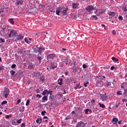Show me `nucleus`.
Wrapping results in <instances>:
<instances>
[{
	"label": "nucleus",
	"instance_id": "1",
	"mask_svg": "<svg viewBox=\"0 0 127 127\" xmlns=\"http://www.w3.org/2000/svg\"><path fill=\"white\" fill-rule=\"evenodd\" d=\"M96 84H99V83H102L103 82V80L104 81H106V76L105 75H99V76H96Z\"/></svg>",
	"mask_w": 127,
	"mask_h": 127
},
{
	"label": "nucleus",
	"instance_id": "2",
	"mask_svg": "<svg viewBox=\"0 0 127 127\" xmlns=\"http://www.w3.org/2000/svg\"><path fill=\"white\" fill-rule=\"evenodd\" d=\"M9 94V89L5 87L4 90L3 91L2 96L3 97H5V98L6 99L7 97H8V94Z\"/></svg>",
	"mask_w": 127,
	"mask_h": 127
},
{
	"label": "nucleus",
	"instance_id": "3",
	"mask_svg": "<svg viewBox=\"0 0 127 127\" xmlns=\"http://www.w3.org/2000/svg\"><path fill=\"white\" fill-rule=\"evenodd\" d=\"M44 58V55L42 54H39L37 55V57H36L37 60L38 61L39 64H40L41 63L42 60Z\"/></svg>",
	"mask_w": 127,
	"mask_h": 127
},
{
	"label": "nucleus",
	"instance_id": "4",
	"mask_svg": "<svg viewBox=\"0 0 127 127\" xmlns=\"http://www.w3.org/2000/svg\"><path fill=\"white\" fill-rule=\"evenodd\" d=\"M68 8H64V7H62V11L63 15H68V12H67V10H68Z\"/></svg>",
	"mask_w": 127,
	"mask_h": 127
},
{
	"label": "nucleus",
	"instance_id": "5",
	"mask_svg": "<svg viewBox=\"0 0 127 127\" xmlns=\"http://www.w3.org/2000/svg\"><path fill=\"white\" fill-rule=\"evenodd\" d=\"M85 9L87 10V11L91 12L92 10H94V9H95V8L92 5H88L87 7L85 8Z\"/></svg>",
	"mask_w": 127,
	"mask_h": 127
},
{
	"label": "nucleus",
	"instance_id": "6",
	"mask_svg": "<svg viewBox=\"0 0 127 127\" xmlns=\"http://www.w3.org/2000/svg\"><path fill=\"white\" fill-rule=\"evenodd\" d=\"M76 126L78 127H86V125H85V123L82 121H80L79 122H78Z\"/></svg>",
	"mask_w": 127,
	"mask_h": 127
},
{
	"label": "nucleus",
	"instance_id": "7",
	"mask_svg": "<svg viewBox=\"0 0 127 127\" xmlns=\"http://www.w3.org/2000/svg\"><path fill=\"white\" fill-rule=\"evenodd\" d=\"M104 10L102 9H97L96 11L95 12V13H97V16H99L101 13H104Z\"/></svg>",
	"mask_w": 127,
	"mask_h": 127
},
{
	"label": "nucleus",
	"instance_id": "8",
	"mask_svg": "<svg viewBox=\"0 0 127 127\" xmlns=\"http://www.w3.org/2000/svg\"><path fill=\"white\" fill-rule=\"evenodd\" d=\"M48 60V59H54V58H56V55L51 54L47 56Z\"/></svg>",
	"mask_w": 127,
	"mask_h": 127
},
{
	"label": "nucleus",
	"instance_id": "9",
	"mask_svg": "<svg viewBox=\"0 0 127 127\" xmlns=\"http://www.w3.org/2000/svg\"><path fill=\"white\" fill-rule=\"evenodd\" d=\"M11 34H12V37H16L17 36V31L14 30H12L10 31Z\"/></svg>",
	"mask_w": 127,
	"mask_h": 127
},
{
	"label": "nucleus",
	"instance_id": "10",
	"mask_svg": "<svg viewBox=\"0 0 127 127\" xmlns=\"http://www.w3.org/2000/svg\"><path fill=\"white\" fill-rule=\"evenodd\" d=\"M33 76V77H36V78L39 79V78H40V73L38 72H34Z\"/></svg>",
	"mask_w": 127,
	"mask_h": 127
},
{
	"label": "nucleus",
	"instance_id": "11",
	"mask_svg": "<svg viewBox=\"0 0 127 127\" xmlns=\"http://www.w3.org/2000/svg\"><path fill=\"white\" fill-rule=\"evenodd\" d=\"M108 14L110 16H112V17H109V18H115L116 16V12H109Z\"/></svg>",
	"mask_w": 127,
	"mask_h": 127
},
{
	"label": "nucleus",
	"instance_id": "12",
	"mask_svg": "<svg viewBox=\"0 0 127 127\" xmlns=\"http://www.w3.org/2000/svg\"><path fill=\"white\" fill-rule=\"evenodd\" d=\"M45 51V48H44V47H42V46L39 47V53H40V54H42V52Z\"/></svg>",
	"mask_w": 127,
	"mask_h": 127
},
{
	"label": "nucleus",
	"instance_id": "13",
	"mask_svg": "<svg viewBox=\"0 0 127 127\" xmlns=\"http://www.w3.org/2000/svg\"><path fill=\"white\" fill-rule=\"evenodd\" d=\"M118 122H119V119L117 118H113L112 119V123L114 125H117L118 124Z\"/></svg>",
	"mask_w": 127,
	"mask_h": 127
},
{
	"label": "nucleus",
	"instance_id": "14",
	"mask_svg": "<svg viewBox=\"0 0 127 127\" xmlns=\"http://www.w3.org/2000/svg\"><path fill=\"white\" fill-rule=\"evenodd\" d=\"M61 10H62V7H58L57 9V10H56V14H57V15H60V12H62Z\"/></svg>",
	"mask_w": 127,
	"mask_h": 127
},
{
	"label": "nucleus",
	"instance_id": "15",
	"mask_svg": "<svg viewBox=\"0 0 127 127\" xmlns=\"http://www.w3.org/2000/svg\"><path fill=\"white\" fill-rule=\"evenodd\" d=\"M23 37H24L23 36H21V35H18L17 36V40L20 41L23 39Z\"/></svg>",
	"mask_w": 127,
	"mask_h": 127
},
{
	"label": "nucleus",
	"instance_id": "16",
	"mask_svg": "<svg viewBox=\"0 0 127 127\" xmlns=\"http://www.w3.org/2000/svg\"><path fill=\"white\" fill-rule=\"evenodd\" d=\"M107 98L106 97V96H105V95H104V94L101 95L100 96V100H102V101H107Z\"/></svg>",
	"mask_w": 127,
	"mask_h": 127
},
{
	"label": "nucleus",
	"instance_id": "17",
	"mask_svg": "<svg viewBox=\"0 0 127 127\" xmlns=\"http://www.w3.org/2000/svg\"><path fill=\"white\" fill-rule=\"evenodd\" d=\"M90 19L91 20H97L98 19V17H97V15H92L90 17Z\"/></svg>",
	"mask_w": 127,
	"mask_h": 127
},
{
	"label": "nucleus",
	"instance_id": "18",
	"mask_svg": "<svg viewBox=\"0 0 127 127\" xmlns=\"http://www.w3.org/2000/svg\"><path fill=\"white\" fill-rule=\"evenodd\" d=\"M42 94L43 96H46V95H49L48 90H47V89L44 90Z\"/></svg>",
	"mask_w": 127,
	"mask_h": 127
},
{
	"label": "nucleus",
	"instance_id": "19",
	"mask_svg": "<svg viewBox=\"0 0 127 127\" xmlns=\"http://www.w3.org/2000/svg\"><path fill=\"white\" fill-rule=\"evenodd\" d=\"M46 101H48V98H47V96L44 95V97L42 98V101L43 103H44V102H46Z\"/></svg>",
	"mask_w": 127,
	"mask_h": 127
},
{
	"label": "nucleus",
	"instance_id": "20",
	"mask_svg": "<svg viewBox=\"0 0 127 127\" xmlns=\"http://www.w3.org/2000/svg\"><path fill=\"white\" fill-rule=\"evenodd\" d=\"M42 122V119H41V118H38L37 120H36L37 124H39V125H40V124H41Z\"/></svg>",
	"mask_w": 127,
	"mask_h": 127
},
{
	"label": "nucleus",
	"instance_id": "21",
	"mask_svg": "<svg viewBox=\"0 0 127 127\" xmlns=\"http://www.w3.org/2000/svg\"><path fill=\"white\" fill-rule=\"evenodd\" d=\"M123 96L125 97H127V89L124 88Z\"/></svg>",
	"mask_w": 127,
	"mask_h": 127
},
{
	"label": "nucleus",
	"instance_id": "22",
	"mask_svg": "<svg viewBox=\"0 0 127 127\" xmlns=\"http://www.w3.org/2000/svg\"><path fill=\"white\" fill-rule=\"evenodd\" d=\"M58 82L59 85H60V86H61V85H62V82H63V78H60L58 80Z\"/></svg>",
	"mask_w": 127,
	"mask_h": 127
},
{
	"label": "nucleus",
	"instance_id": "23",
	"mask_svg": "<svg viewBox=\"0 0 127 127\" xmlns=\"http://www.w3.org/2000/svg\"><path fill=\"white\" fill-rule=\"evenodd\" d=\"M8 21L11 23V24H14V21H13V19L12 18H10L8 20Z\"/></svg>",
	"mask_w": 127,
	"mask_h": 127
},
{
	"label": "nucleus",
	"instance_id": "24",
	"mask_svg": "<svg viewBox=\"0 0 127 127\" xmlns=\"http://www.w3.org/2000/svg\"><path fill=\"white\" fill-rule=\"evenodd\" d=\"M99 107L101 108H102V109H106V106L104 104H102V103H99L98 104Z\"/></svg>",
	"mask_w": 127,
	"mask_h": 127
},
{
	"label": "nucleus",
	"instance_id": "25",
	"mask_svg": "<svg viewBox=\"0 0 127 127\" xmlns=\"http://www.w3.org/2000/svg\"><path fill=\"white\" fill-rule=\"evenodd\" d=\"M10 73L12 76H14V75H15L16 74L15 73L16 72H15V71L12 70H10Z\"/></svg>",
	"mask_w": 127,
	"mask_h": 127
},
{
	"label": "nucleus",
	"instance_id": "26",
	"mask_svg": "<svg viewBox=\"0 0 127 127\" xmlns=\"http://www.w3.org/2000/svg\"><path fill=\"white\" fill-rule=\"evenodd\" d=\"M34 53H39V49H37V48H35L34 49Z\"/></svg>",
	"mask_w": 127,
	"mask_h": 127
},
{
	"label": "nucleus",
	"instance_id": "27",
	"mask_svg": "<svg viewBox=\"0 0 127 127\" xmlns=\"http://www.w3.org/2000/svg\"><path fill=\"white\" fill-rule=\"evenodd\" d=\"M73 8H77L78 7V3L72 4Z\"/></svg>",
	"mask_w": 127,
	"mask_h": 127
},
{
	"label": "nucleus",
	"instance_id": "28",
	"mask_svg": "<svg viewBox=\"0 0 127 127\" xmlns=\"http://www.w3.org/2000/svg\"><path fill=\"white\" fill-rule=\"evenodd\" d=\"M54 99H55V96L51 95L49 97V100H50V101H53V100H54Z\"/></svg>",
	"mask_w": 127,
	"mask_h": 127
},
{
	"label": "nucleus",
	"instance_id": "29",
	"mask_svg": "<svg viewBox=\"0 0 127 127\" xmlns=\"http://www.w3.org/2000/svg\"><path fill=\"white\" fill-rule=\"evenodd\" d=\"M112 60H113V61H114V62H118V61H119V59L115 58V57H112Z\"/></svg>",
	"mask_w": 127,
	"mask_h": 127
},
{
	"label": "nucleus",
	"instance_id": "30",
	"mask_svg": "<svg viewBox=\"0 0 127 127\" xmlns=\"http://www.w3.org/2000/svg\"><path fill=\"white\" fill-rule=\"evenodd\" d=\"M123 92L122 91H117V94L118 95V96H122V95H123Z\"/></svg>",
	"mask_w": 127,
	"mask_h": 127
},
{
	"label": "nucleus",
	"instance_id": "31",
	"mask_svg": "<svg viewBox=\"0 0 127 127\" xmlns=\"http://www.w3.org/2000/svg\"><path fill=\"white\" fill-rule=\"evenodd\" d=\"M19 4H22V2H21L20 0H18V1L16 3V5H19Z\"/></svg>",
	"mask_w": 127,
	"mask_h": 127
},
{
	"label": "nucleus",
	"instance_id": "32",
	"mask_svg": "<svg viewBox=\"0 0 127 127\" xmlns=\"http://www.w3.org/2000/svg\"><path fill=\"white\" fill-rule=\"evenodd\" d=\"M5 41L4 39H2V38H0V43H4Z\"/></svg>",
	"mask_w": 127,
	"mask_h": 127
},
{
	"label": "nucleus",
	"instance_id": "33",
	"mask_svg": "<svg viewBox=\"0 0 127 127\" xmlns=\"http://www.w3.org/2000/svg\"><path fill=\"white\" fill-rule=\"evenodd\" d=\"M68 60L65 59L64 61H63V63H64V64H66V65H68Z\"/></svg>",
	"mask_w": 127,
	"mask_h": 127
},
{
	"label": "nucleus",
	"instance_id": "34",
	"mask_svg": "<svg viewBox=\"0 0 127 127\" xmlns=\"http://www.w3.org/2000/svg\"><path fill=\"white\" fill-rule=\"evenodd\" d=\"M25 42H26L28 44H30V42L29 41L28 39L27 38H25Z\"/></svg>",
	"mask_w": 127,
	"mask_h": 127
},
{
	"label": "nucleus",
	"instance_id": "35",
	"mask_svg": "<svg viewBox=\"0 0 127 127\" xmlns=\"http://www.w3.org/2000/svg\"><path fill=\"white\" fill-rule=\"evenodd\" d=\"M89 85V81H85L84 82V87H88V85Z\"/></svg>",
	"mask_w": 127,
	"mask_h": 127
},
{
	"label": "nucleus",
	"instance_id": "36",
	"mask_svg": "<svg viewBox=\"0 0 127 127\" xmlns=\"http://www.w3.org/2000/svg\"><path fill=\"white\" fill-rule=\"evenodd\" d=\"M28 68H29V69H30V70H31V69H32V68H33V65L32 64H29L28 66Z\"/></svg>",
	"mask_w": 127,
	"mask_h": 127
},
{
	"label": "nucleus",
	"instance_id": "37",
	"mask_svg": "<svg viewBox=\"0 0 127 127\" xmlns=\"http://www.w3.org/2000/svg\"><path fill=\"white\" fill-rule=\"evenodd\" d=\"M21 122H22V119H20L19 120H17V124H21Z\"/></svg>",
	"mask_w": 127,
	"mask_h": 127
},
{
	"label": "nucleus",
	"instance_id": "38",
	"mask_svg": "<svg viewBox=\"0 0 127 127\" xmlns=\"http://www.w3.org/2000/svg\"><path fill=\"white\" fill-rule=\"evenodd\" d=\"M73 71L74 72V73H77V72H78V68H77V67H75L73 69Z\"/></svg>",
	"mask_w": 127,
	"mask_h": 127
},
{
	"label": "nucleus",
	"instance_id": "39",
	"mask_svg": "<svg viewBox=\"0 0 127 127\" xmlns=\"http://www.w3.org/2000/svg\"><path fill=\"white\" fill-rule=\"evenodd\" d=\"M12 125H13L14 126H16L17 124H16V122H15V121L13 120L12 121Z\"/></svg>",
	"mask_w": 127,
	"mask_h": 127
},
{
	"label": "nucleus",
	"instance_id": "40",
	"mask_svg": "<svg viewBox=\"0 0 127 127\" xmlns=\"http://www.w3.org/2000/svg\"><path fill=\"white\" fill-rule=\"evenodd\" d=\"M6 104H7V101H3V102L1 103V105H6Z\"/></svg>",
	"mask_w": 127,
	"mask_h": 127
},
{
	"label": "nucleus",
	"instance_id": "41",
	"mask_svg": "<svg viewBox=\"0 0 127 127\" xmlns=\"http://www.w3.org/2000/svg\"><path fill=\"white\" fill-rule=\"evenodd\" d=\"M30 103V100H27L26 103V106H29V103Z\"/></svg>",
	"mask_w": 127,
	"mask_h": 127
},
{
	"label": "nucleus",
	"instance_id": "42",
	"mask_svg": "<svg viewBox=\"0 0 127 127\" xmlns=\"http://www.w3.org/2000/svg\"><path fill=\"white\" fill-rule=\"evenodd\" d=\"M48 92L49 93V94H50V96H52V92H53L52 90H48Z\"/></svg>",
	"mask_w": 127,
	"mask_h": 127
},
{
	"label": "nucleus",
	"instance_id": "43",
	"mask_svg": "<svg viewBox=\"0 0 127 127\" xmlns=\"http://www.w3.org/2000/svg\"><path fill=\"white\" fill-rule=\"evenodd\" d=\"M106 85H107V87H109V86H111V82L107 81Z\"/></svg>",
	"mask_w": 127,
	"mask_h": 127
},
{
	"label": "nucleus",
	"instance_id": "44",
	"mask_svg": "<svg viewBox=\"0 0 127 127\" xmlns=\"http://www.w3.org/2000/svg\"><path fill=\"white\" fill-rule=\"evenodd\" d=\"M122 9H123V10H124V11H126V12L127 11V7H126V6H124L123 7Z\"/></svg>",
	"mask_w": 127,
	"mask_h": 127
},
{
	"label": "nucleus",
	"instance_id": "45",
	"mask_svg": "<svg viewBox=\"0 0 127 127\" xmlns=\"http://www.w3.org/2000/svg\"><path fill=\"white\" fill-rule=\"evenodd\" d=\"M45 114H46V111H42L41 113L42 116H45Z\"/></svg>",
	"mask_w": 127,
	"mask_h": 127
},
{
	"label": "nucleus",
	"instance_id": "46",
	"mask_svg": "<svg viewBox=\"0 0 127 127\" xmlns=\"http://www.w3.org/2000/svg\"><path fill=\"white\" fill-rule=\"evenodd\" d=\"M84 112H85V115H89V113H88V109H86L84 110Z\"/></svg>",
	"mask_w": 127,
	"mask_h": 127
},
{
	"label": "nucleus",
	"instance_id": "47",
	"mask_svg": "<svg viewBox=\"0 0 127 127\" xmlns=\"http://www.w3.org/2000/svg\"><path fill=\"white\" fill-rule=\"evenodd\" d=\"M15 67H16V64H13L11 65L12 69H14V68H15Z\"/></svg>",
	"mask_w": 127,
	"mask_h": 127
},
{
	"label": "nucleus",
	"instance_id": "48",
	"mask_svg": "<svg viewBox=\"0 0 127 127\" xmlns=\"http://www.w3.org/2000/svg\"><path fill=\"white\" fill-rule=\"evenodd\" d=\"M83 68V69H86V68H87V67H88V66H87V65H86V64H83L82 65Z\"/></svg>",
	"mask_w": 127,
	"mask_h": 127
},
{
	"label": "nucleus",
	"instance_id": "49",
	"mask_svg": "<svg viewBox=\"0 0 127 127\" xmlns=\"http://www.w3.org/2000/svg\"><path fill=\"white\" fill-rule=\"evenodd\" d=\"M76 86L77 88H78V89H81V88H82V86H80V83L77 84Z\"/></svg>",
	"mask_w": 127,
	"mask_h": 127
},
{
	"label": "nucleus",
	"instance_id": "50",
	"mask_svg": "<svg viewBox=\"0 0 127 127\" xmlns=\"http://www.w3.org/2000/svg\"><path fill=\"white\" fill-rule=\"evenodd\" d=\"M112 33H113V35H116L117 34V32H116V30H114L112 31Z\"/></svg>",
	"mask_w": 127,
	"mask_h": 127
},
{
	"label": "nucleus",
	"instance_id": "51",
	"mask_svg": "<svg viewBox=\"0 0 127 127\" xmlns=\"http://www.w3.org/2000/svg\"><path fill=\"white\" fill-rule=\"evenodd\" d=\"M124 121L121 120V121H120L118 122V124H119V125H121V124H124Z\"/></svg>",
	"mask_w": 127,
	"mask_h": 127
},
{
	"label": "nucleus",
	"instance_id": "52",
	"mask_svg": "<svg viewBox=\"0 0 127 127\" xmlns=\"http://www.w3.org/2000/svg\"><path fill=\"white\" fill-rule=\"evenodd\" d=\"M21 102V100L19 99L17 101V103H16V105H18V104L20 103V102Z\"/></svg>",
	"mask_w": 127,
	"mask_h": 127
},
{
	"label": "nucleus",
	"instance_id": "53",
	"mask_svg": "<svg viewBox=\"0 0 127 127\" xmlns=\"http://www.w3.org/2000/svg\"><path fill=\"white\" fill-rule=\"evenodd\" d=\"M119 19L120 20H123V19H124V18H123V16H120L119 17H118Z\"/></svg>",
	"mask_w": 127,
	"mask_h": 127
},
{
	"label": "nucleus",
	"instance_id": "54",
	"mask_svg": "<svg viewBox=\"0 0 127 127\" xmlns=\"http://www.w3.org/2000/svg\"><path fill=\"white\" fill-rule=\"evenodd\" d=\"M36 97V98H38V99H40V98H41V95L40 94H37Z\"/></svg>",
	"mask_w": 127,
	"mask_h": 127
},
{
	"label": "nucleus",
	"instance_id": "55",
	"mask_svg": "<svg viewBox=\"0 0 127 127\" xmlns=\"http://www.w3.org/2000/svg\"><path fill=\"white\" fill-rule=\"evenodd\" d=\"M87 110L89 114H91L92 113V110L87 109Z\"/></svg>",
	"mask_w": 127,
	"mask_h": 127
},
{
	"label": "nucleus",
	"instance_id": "56",
	"mask_svg": "<svg viewBox=\"0 0 127 127\" xmlns=\"http://www.w3.org/2000/svg\"><path fill=\"white\" fill-rule=\"evenodd\" d=\"M91 103L92 104H93V105H94V103H95V100L94 99H92L91 101Z\"/></svg>",
	"mask_w": 127,
	"mask_h": 127
},
{
	"label": "nucleus",
	"instance_id": "57",
	"mask_svg": "<svg viewBox=\"0 0 127 127\" xmlns=\"http://www.w3.org/2000/svg\"><path fill=\"white\" fill-rule=\"evenodd\" d=\"M101 25L103 27H104V29H107V28L106 27V25H105L104 24H102Z\"/></svg>",
	"mask_w": 127,
	"mask_h": 127
},
{
	"label": "nucleus",
	"instance_id": "58",
	"mask_svg": "<svg viewBox=\"0 0 127 127\" xmlns=\"http://www.w3.org/2000/svg\"><path fill=\"white\" fill-rule=\"evenodd\" d=\"M70 119H71V117H70V116H67L65 120H70Z\"/></svg>",
	"mask_w": 127,
	"mask_h": 127
},
{
	"label": "nucleus",
	"instance_id": "59",
	"mask_svg": "<svg viewBox=\"0 0 127 127\" xmlns=\"http://www.w3.org/2000/svg\"><path fill=\"white\" fill-rule=\"evenodd\" d=\"M15 76L19 77V74L18 73H16V74H15Z\"/></svg>",
	"mask_w": 127,
	"mask_h": 127
},
{
	"label": "nucleus",
	"instance_id": "60",
	"mask_svg": "<svg viewBox=\"0 0 127 127\" xmlns=\"http://www.w3.org/2000/svg\"><path fill=\"white\" fill-rule=\"evenodd\" d=\"M21 127H25V123H22L21 124Z\"/></svg>",
	"mask_w": 127,
	"mask_h": 127
},
{
	"label": "nucleus",
	"instance_id": "61",
	"mask_svg": "<svg viewBox=\"0 0 127 127\" xmlns=\"http://www.w3.org/2000/svg\"><path fill=\"white\" fill-rule=\"evenodd\" d=\"M3 70V66H0V71Z\"/></svg>",
	"mask_w": 127,
	"mask_h": 127
},
{
	"label": "nucleus",
	"instance_id": "62",
	"mask_svg": "<svg viewBox=\"0 0 127 127\" xmlns=\"http://www.w3.org/2000/svg\"><path fill=\"white\" fill-rule=\"evenodd\" d=\"M36 93H40V91L39 90V89H37V90H36Z\"/></svg>",
	"mask_w": 127,
	"mask_h": 127
},
{
	"label": "nucleus",
	"instance_id": "63",
	"mask_svg": "<svg viewBox=\"0 0 127 127\" xmlns=\"http://www.w3.org/2000/svg\"><path fill=\"white\" fill-rule=\"evenodd\" d=\"M122 101H123V102H127V100L126 99H123Z\"/></svg>",
	"mask_w": 127,
	"mask_h": 127
},
{
	"label": "nucleus",
	"instance_id": "64",
	"mask_svg": "<svg viewBox=\"0 0 127 127\" xmlns=\"http://www.w3.org/2000/svg\"><path fill=\"white\" fill-rule=\"evenodd\" d=\"M114 69H115V66H111V70H114Z\"/></svg>",
	"mask_w": 127,
	"mask_h": 127
}]
</instances>
